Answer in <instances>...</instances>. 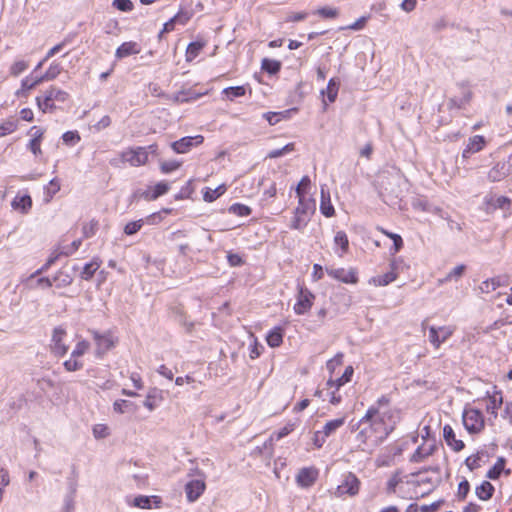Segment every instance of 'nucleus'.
<instances>
[{
	"mask_svg": "<svg viewBox=\"0 0 512 512\" xmlns=\"http://www.w3.org/2000/svg\"><path fill=\"white\" fill-rule=\"evenodd\" d=\"M69 97V94L55 86H51L48 90L44 92L42 96L36 97V102L39 107V109L46 113L53 111L56 106L55 102H65Z\"/></svg>",
	"mask_w": 512,
	"mask_h": 512,
	"instance_id": "f03ea898",
	"label": "nucleus"
},
{
	"mask_svg": "<svg viewBox=\"0 0 512 512\" xmlns=\"http://www.w3.org/2000/svg\"><path fill=\"white\" fill-rule=\"evenodd\" d=\"M443 437L447 445L456 452L461 451L465 446L462 440L456 438L455 432L450 425H445L443 427Z\"/></svg>",
	"mask_w": 512,
	"mask_h": 512,
	"instance_id": "a211bd4d",
	"label": "nucleus"
},
{
	"mask_svg": "<svg viewBox=\"0 0 512 512\" xmlns=\"http://www.w3.org/2000/svg\"><path fill=\"white\" fill-rule=\"evenodd\" d=\"M321 203L320 211L326 217H332L335 213L334 207L331 203L330 193L326 185H321Z\"/></svg>",
	"mask_w": 512,
	"mask_h": 512,
	"instance_id": "aec40b11",
	"label": "nucleus"
},
{
	"mask_svg": "<svg viewBox=\"0 0 512 512\" xmlns=\"http://www.w3.org/2000/svg\"><path fill=\"white\" fill-rule=\"evenodd\" d=\"M98 229V222L91 220L89 223L83 225L82 231L85 238H90L95 235Z\"/></svg>",
	"mask_w": 512,
	"mask_h": 512,
	"instance_id": "5fc2aeb1",
	"label": "nucleus"
},
{
	"mask_svg": "<svg viewBox=\"0 0 512 512\" xmlns=\"http://www.w3.org/2000/svg\"><path fill=\"white\" fill-rule=\"evenodd\" d=\"M144 221L142 219L137 221L129 222L124 227V233L126 235H133L137 233L143 226Z\"/></svg>",
	"mask_w": 512,
	"mask_h": 512,
	"instance_id": "09e8293b",
	"label": "nucleus"
},
{
	"mask_svg": "<svg viewBox=\"0 0 512 512\" xmlns=\"http://www.w3.org/2000/svg\"><path fill=\"white\" fill-rule=\"evenodd\" d=\"M11 205L13 209L20 210L22 213H27L32 206V199L29 195L16 196Z\"/></svg>",
	"mask_w": 512,
	"mask_h": 512,
	"instance_id": "b1692460",
	"label": "nucleus"
},
{
	"mask_svg": "<svg viewBox=\"0 0 512 512\" xmlns=\"http://www.w3.org/2000/svg\"><path fill=\"white\" fill-rule=\"evenodd\" d=\"M399 420L396 409L389 407V398L380 397L359 421L360 431L357 434L358 448L366 453H372L394 430Z\"/></svg>",
	"mask_w": 512,
	"mask_h": 512,
	"instance_id": "f257e3e1",
	"label": "nucleus"
},
{
	"mask_svg": "<svg viewBox=\"0 0 512 512\" xmlns=\"http://www.w3.org/2000/svg\"><path fill=\"white\" fill-rule=\"evenodd\" d=\"M316 14L323 18H336L339 15V11L336 8L322 7L315 11Z\"/></svg>",
	"mask_w": 512,
	"mask_h": 512,
	"instance_id": "6e6d98bb",
	"label": "nucleus"
},
{
	"mask_svg": "<svg viewBox=\"0 0 512 512\" xmlns=\"http://www.w3.org/2000/svg\"><path fill=\"white\" fill-rule=\"evenodd\" d=\"M17 125L14 121L7 120L0 124V137L6 136L15 131Z\"/></svg>",
	"mask_w": 512,
	"mask_h": 512,
	"instance_id": "4d7b16f0",
	"label": "nucleus"
},
{
	"mask_svg": "<svg viewBox=\"0 0 512 512\" xmlns=\"http://www.w3.org/2000/svg\"><path fill=\"white\" fill-rule=\"evenodd\" d=\"M29 66L28 61L25 60H16L10 67L9 72L10 75L17 77L21 73H23Z\"/></svg>",
	"mask_w": 512,
	"mask_h": 512,
	"instance_id": "58836bf2",
	"label": "nucleus"
},
{
	"mask_svg": "<svg viewBox=\"0 0 512 512\" xmlns=\"http://www.w3.org/2000/svg\"><path fill=\"white\" fill-rule=\"evenodd\" d=\"M63 70V67L60 63L53 61L47 71L43 74V77L46 81L54 80L59 76L61 71Z\"/></svg>",
	"mask_w": 512,
	"mask_h": 512,
	"instance_id": "f704fd0d",
	"label": "nucleus"
},
{
	"mask_svg": "<svg viewBox=\"0 0 512 512\" xmlns=\"http://www.w3.org/2000/svg\"><path fill=\"white\" fill-rule=\"evenodd\" d=\"M494 487L489 481H483L479 486L476 487L475 493L481 500H488L492 497Z\"/></svg>",
	"mask_w": 512,
	"mask_h": 512,
	"instance_id": "393cba45",
	"label": "nucleus"
},
{
	"mask_svg": "<svg viewBox=\"0 0 512 512\" xmlns=\"http://www.w3.org/2000/svg\"><path fill=\"white\" fill-rule=\"evenodd\" d=\"M413 206L416 209H421L422 211L433 212L437 214H441L442 209L438 207H432L426 200L417 199L413 202Z\"/></svg>",
	"mask_w": 512,
	"mask_h": 512,
	"instance_id": "4c0bfd02",
	"label": "nucleus"
},
{
	"mask_svg": "<svg viewBox=\"0 0 512 512\" xmlns=\"http://www.w3.org/2000/svg\"><path fill=\"white\" fill-rule=\"evenodd\" d=\"M168 190L169 184L167 182L161 181L154 186L153 193L150 196L147 195V198H149L150 200H155L158 197L167 193Z\"/></svg>",
	"mask_w": 512,
	"mask_h": 512,
	"instance_id": "ea45409f",
	"label": "nucleus"
},
{
	"mask_svg": "<svg viewBox=\"0 0 512 512\" xmlns=\"http://www.w3.org/2000/svg\"><path fill=\"white\" fill-rule=\"evenodd\" d=\"M314 298L315 296L311 291H309L307 288L300 287L297 296V302L293 308L294 312L297 315H304L307 313L313 305Z\"/></svg>",
	"mask_w": 512,
	"mask_h": 512,
	"instance_id": "0eeeda50",
	"label": "nucleus"
},
{
	"mask_svg": "<svg viewBox=\"0 0 512 512\" xmlns=\"http://www.w3.org/2000/svg\"><path fill=\"white\" fill-rule=\"evenodd\" d=\"M66 331L61 326L54 328L51 338V351L57 357H62L68 352V346L64 343Z\"/></svg>",
	"mask_w": 512,
	"mask_h": 512,
	"instance_id": "6e6552de",
	"label": "nucleus"
},
{
	"mask_svg": "<svg viewBox=\"0 0 512 512\" xmlns=\"http://www.w3.org/2000/svg\"><path fill=\"white\" fill-rule=\"evenodd\" d=\"M465 270L466 266L464 264L457 265L446 275L443 281L458 280L464 275Z\"/></svg>",
	"mask_w": 512,
	"mask_h": 512,
	"instance_id": "49530a36",
	"label": "nucleus"
},
{
	"mask_svg": "<svg viewBox=\"0 0 512 512\" xmlns=\"http://www.w3.org/2000/svg\"><path fill=\"white\" fill-rule=\"evenodd\" d=\"M427 329L428 340L435 349L440 348L441 344L449 339L455 331V327L451 325L430 326Z\"/></svg>",
	"mask_w": 512,
	"mask_h": 512,
	"instance_id": "39448f33",
	"label": "nucleus"
},
{
	"mask_svg": "<svg viewBox=\"0 0 512 512\" xmlns=\"http://www.w3.org/2000/svg\"><path fill=\"white\" fill-rule=\"evenodd\" d=\"M245 87L244 86H235V87H228L223 90V93L226 94V96L233 100L234 98L241 97L245 95Z\"/></svg>",
	"mask_w": 512,
	"mask_h": 512,
	"instance_id": "c03bdc74",
	"label": "nucleus"
},
{
	"mask_svg": "<svg viewBox=\"0 0 512 512\" xmlns=\"http://www.w3.org/2000/svg\"><path fill=\"white\" fill-rule=\"evenodd\" d=\"M73 282V276L71 273L64 269H60L53 276V283H55L57 288H63L71 285Z\"/></svg>",
	"mask_w": 512,
	"mask_h": 512,
	"instance_id": "4be33fe9",
	"label": "nucleus"
},
{
	"mask_svg": "<svg viewBox=\"0 0 512 512\" xmlns=\"http://www.w3.org/2000/svg\"><path fill=\"white\" fill-rule=\"evenodd\" d=\"M203 47L204 43L199 41L190 43L186 50V60L192 61L193 59H195L199 55Z\"/></svg>",
	"mask_w": 512,
	"mask_h": 512,
	"instance_id": "c9c22d12",
	"label": "nucleus"
},
{
	"mask_svg": "<svg viewBox=\"0 0 512 512\" xmlns=\"http://www.w3.org/2000/svg\"><path fill=\"white\" fill-rule=\"evenodd\" d=\"M310 185V178L308 176H304L296 187V194L299 199H304L305 189Z\"/></svg>",
	"mask_w": 512,
	"mask_h": 512,
	"instance_id": "bf43d9fd",
	"label": "nucleus"
},
{
	"mask_svg": "<svg viewBox=\"0 0 512 512\" xmlns=\"http://www.w3.org/2000/svg\"><path fill=\"white\" fill-rule=\"evenodd\" d=\"M295 149V145L294 143H288L286 144L284 147L280 148V149H274V150H271L268 154H267V158H270V159H274V158H278V157H281L289 152H292L294 151Z\"/></svg>",
	"mask_w": 512,
	"mask_h": 512,
	"instance_id": "a19ab883",
	"label": "nucleus"
},
{
	"mask_svg": "<svg viewBox=\"0 0 512 512\" xmlns=\"http://www.w3.org/2000/svg\"><path fill=\"white\" fill-rule=\"evenodd\" d=\"M463 424L469 433H479L484 428V416L478 409H465L463 412Z\"/></svg>",
	"mask_w": 512,
	"mask_h": 512,
	"instance_id": "20e7f679",
	"label": "nucleus"
},
{
	"mask_svg": "<svg viewBox=\"0 0 512 512\" xmlns=\"http://www.w3.org/2000/svg\"><path fill=\"white\" fill-rule=\"evenodd\" d=\"M225 192V186L220 185L215 189L207 188L205 191L203 198L206 202H213L218 197H220Z\"/></svg>",
	"mask_w": 512,
	"mask_h": 512,
	"instance_id": "e433bc0d",
	"label": "nucleus"
},
{
	"mask_svg": "<svg viewBox=\"0 0 512 512\" xmlns=\"http://www.w3.org/2000/svg\"><path fill=\"white\" fill-rule=\"evenodd\" d=\"M204 140L202 135L186 136L171 143V148L179 154L187 153L192 147L200 145Z\"/></svg>",
	"mask_w": 512,
	"mask_h": 512,
	"instance_id": "9d476101",
	"label": "nucleus"
},
{
	"mask_svg": "<svg viewBox=\"0 0 512 512\" xmlns=\"http://www.w3.org/2000/svg\"><path fill=\"white\" fill-rule=\"evenodd\" d=\"M44 81H46V80L44 79L43 75L37 76V77H32L31 75L27 76L24 79H22V81H21V90L22 91L32 90L37 85H39L40 83H42Z\"/></svg>",
	"mask_w": 512,
	"mask_h": 512,
	"instance_id": "c85d7f7f",
	"label": "nucleus"
},
{
	"mask_svg": "<svg viewBox=\"0 0 512 512\" xmlns=\"http://www.w3.org/2000/svg\"><path fill=\"white\" fill-rule=\"evenodd\" d=\"M326 272L332 278L337 279L343 283L355 284L358 281L356 273L352 269L345 270L344 268H337V269L326 268Z\"/></svg>",
	"mask_w": 512,
	"mask_h": 512,
	"instance_id": "4468645a",
	"label": "nucleus"
},
{
	"mask_svg": "<svg viewBox=\"0 0 512 512\" xmlns=\"http://www.w3.org/2000/svg\"><path fill=\"white\" fill-rule=\"evenodd\" d=\"M360 486V481L358 478L349 473L345 476L343 482L337 487L336 494L341 496L343 494H348L350 496H354L358 493Z\"/></svg>",
	"mask_w": 512,
	"mask_h": 512,
	"instance_id": "9b49d317",
	"label": "nucleus"
},
{
	"mask_svg": "<svg viewBox=\"0 0 512 512\" xmlns=\"http://www.w3.org/2000/svg\"><path fill=\"white\" fill-rule=\"evenodd\" d=\"M402 482L400 477V473L396 472L392 475V477L387 482V491L389 493H396L397 486Z\"/></svg>",
	"mask_w": 512,
	"mask_h": 512,
	"instance_id": "13d9d810",
	"label": "nucleus"
},
{
	"mask_svg": "<svg viewBox=\"0 0 512 512\" xmlns=\"http://www.w3.org/2000/svg\"><path fill=\"white\" fill-rule=\"evenodd\" d=\"M267 343L270 347H278L283 341V334L281 328H275L267 335Z\"/></svg>",
	"mask_w": 512,
	"mask_h": 512,
	"instance_id": "2f4dec72",
	"label": "nucleus"
},
{
	"mask_svg": "<svg viewBox=\"0 0 512 512\" xmlns=\"http://www.w3.org/2000/svg\"><path fill=\"white\" fill-rule=\"evenodd\" d=\"M435 449V446L431 445L429 447H423V446H420L416 449V451L412 454L411 458H410V461L411 462H415V463H419V462H422L424 461L427 457H429L430 455H432L433 451Z\"/></svg>",
	"mask_w": 512,
	"mask_h": 512,
	"instance_id": "bb28decb",
	"label": "nucleus"
},
{
	"mask_svg": "<svg viewBox=\"0 0 512 512\" xmlns=\"http://www.w3.org/2000/svg\"><path fill=\"white\" fill-rule=\"evenodd\" d=\"M459 87L462 90V97L457 99L455 97L450 98L448 101L449 108H463L466 104H468L472 98V92L468 89L467 85L464 83L459 84Z\"/></svg>",
	"mask_w": 512,
	"mask_h": 512,
	"instance_id": "6ab92c4d",
	"label": "nucleus"
},
{
	"mask_svg": "<svg viewBox=\"0 0 512 512\" xmlns=\"http://www.w3.org/2000/svg\"><path fill=\"white\" fill-rule=\"evenodd\" d=\"M318 477V471L314 467L300 469L296 476V482L300 487L308 488L314 484Z\"/></svg>",
	"mask_w": 512,
	"mask_h": 512,
	"instance_id": "ddd939ff",
	"label": "nucleus"
},
{
	"mask_svg": "<svg viewBox=\"0 0 512 512\" xmlns=\"http://www.w3.org/2000/svg\"><path fill=\"white\" fill-rule=\"evenodd\" d=\"M43 133H39V136H34L33 139L29 142V149L34 155H38L41 153L40 142Z\"/></svg>",
	"mask_w": 512,
	"mask_h": 512,
	"instance_id": "e2e57ef3",
	"label": "nucleus"
},
{
	"mask_svg": "<svg viewBox=\"0 0 512 512\" xmlns=\"http://www.w3.org/2000/svg\"><path fill=\"white\" fill-rule=\"evenodd\" d=\"M93 435L96 439L106 438L109 435L108 427L104 424H97L93 427Z\"/></svg>",
	"mask_w": 512,
	"mask_h": 512,
	"instance_id": "680f3d73",
	"label": "nucleus"
},
{
	"mask_svg": "<svg viewBox=\"0 0 512 512\" xmlns=\"http://www.w3.org/2000/svg\"><path fill=\"white\" fill-rule=\"evenodd\" d=\"M159 399H160L159 391L157 389H153L146 396V399L144 401V406L146 408H148L149 410H153L155 408L156 403H158Z\"/></svg>",
	"mask_w": 512,
	"mask_h": 512,
	"instance_id": "37998d69",
	"label": "nucleus"
},
{
	"mask_svg": "<svg viewBox=\"0 0 512 512\" xmlns=\"http://www.w3.org/2000/svg\"><path fill=\"white\" fill-rule=\"evenodd\" d=\"M469 490H470L469 482L466 479H464L458 485V491H457L458 498L461 500L465 499L467 494L469 493Z\"/></svg>",
	"mask_w": 512,
	"mask_h": 512,
	"instance_id": "0e129e2a",
	"label": "nucleus"
},
{
	"mask_svg": "<svg viewBox=\"0 0 512 512\" xmlns=\"http://www.w3.org/2000/svg\"><path fill=\"white\" fill-rule=\"evenodd\" d=\"M204 479H194L185 485L186 497L189 502L196 501L205 491Z\"/></svg>",
	"mask_w": 512,
	"mask_h": 512,
	"instance_id": "f8f14e48",
	"label": "nucleus"
},
{
	"mask_svg": "<svg viewBox=\"0 0 512 512\" xmlns=\"http://www.w3.org/2000/svg\"><path fill=\"white\" fill-rule=\"evenodd\" d=\"M80 245H81L80 239L74 240L70 245L61 248V253H63V255H65V256H69V255L73 254L76 250H78Z\"/></svg>",
	"mask_w": 512,
	"mask_h": 512,
	"instance_id": "338daca9",
	"label": "nucleus"
},
{
	"mask_svg": "<svg viewBox=\"0 0 512 512\" xmlns=\"http://www.w3.org/2000/svg\"><path fill=\"white\" fill-rule=\"evenodd\" d=\"M501 416L502 418L507 419L512 425V401L505 402V407Z\"/></svg>",
	"mask_w": 512,
	"mask_h": 512,
	"instance_id": "774afa93",
	"label": "nucleus"
},
{
	"mask_svg": "<svg viewBox=\"0 0 512 512\" xmlns=\"http://www.w3.org/2000/svg\"><path fill=\"white\" fill-rule=\"evenodd\" d=\"M154 500L157 504L160 503V499L157 496H144L140 495L134 498L133 505L138 508L142 509H150L151 508V502Z\"/></svg>",
	"mask_w": 512,
	"mask_h": 512,
	"instance_id": "cd10ccee",
	"label": "nucleus"
},
{
	"mask_svg": "<svg viewBox=\"0 0 512 512\" xmlns=\"http://www.w3.org/2000/svg\"><path fill=\"white\" fill-rule=\"evenodd\" d=\"M505 466V459L503 457H500L497 459L496 463L493 465L492 468H490L487 472V478L495 480L498 479L504 470Z\"/></svg>",
	"mask_w": 512,
	"mask_h": 512,
	"instance_id": "72a5a7b5",
	"label": "nucleus"
},
{
	"mask_svg": "<svg viewBox=\"0 0 512 512\" xmlns=\"http://www.w3.org/2000/svg\"><path fill=\"white\" fill-rule=\"evenodd\" d=\"M112 5L114 8L123 12L132 11L134 8V5L131 0H113Z\"/></svg>",
	"mask_w": 512,
	"mask_h": 512,
	"instance_id": "603ef678",
	"label": "nucleus"
},
{
	"mask_svg": "<svg viewBox=\"0 0 512 512\" xmlns=\"http://www.w3.org/2000/svg\"><path fill=\"white\" fill-rule=\"evenodd\" d=\"M353 373H354L353 367L347 366L341 377H339L336 380L329 379L327 382V385L330 387L336 386V389H339L341 386H343L344 384H346L347 382H349L351 380Z\"/></svg>",
	"mask_w": 512,
	"mask_h": 512,
	"instance_id": "a878e982",
	"label": "nucleus"
},
{
	"mask_svg": "<svg viewBox=\"0 0 512 512\" xmlns=\"http://www.w3.org/2000/svg\"><path fill=\"white\" fill-rule=\"evenodd\" d=\"M480 455L479 453L475 454V455H471L469 457L466 458L465 460V464L466 466L470 469V470H474V469H477L480 467Z\"/></svg>",
	"mask_w": 512,
	"mask_h": 512,
	"instance_id": "69168bd1",
	"label": "nucleus"
},
{
	"mask_svg": "<svg viewBox=\"0 0 512 512\" xmlns=\"http://www.w3.org/2000/svg\"><path fill=\"white\" fill-rule=\"evenodd\" d=\"M314 210V202L312 204L305 201V199H299L298 206L294 210V216L292 218L290 227L294 230H303L309 221V213Z\"/></svg>",
	"mask_w": 512,
	"mask_h": 512,
	"instance_id": "7ed1b4c3",
	"label": "nucleus"
},
{
	"mask_svg": "<svg viewBox=\"0 0 512 512\" xmlns=\"http://www.w3.org/2000/svg\"><path fill=\"white\" fill-rule=\"evenodd\" d=\"M486 145V140L481 135L470 137L466 148L462 152V158L467 159L471 154L480 152Z\"/></svg>",
	"mask_w": 512,
	"mask_h": 512,
	"instance_id": "dca6fc26",
	"label": "nucleus"
},
{
	"mask_svg": "<svg viewBox=\"0 0 512 512\" xmlns=\"http://www.w3.org/2000/svg\"><path fill=\"white\" fill-rule=\"evenodd\" d=\"M121 158L124 162H128L134 167L144 165L148 161L147 148L136 147L127 149L121 153Z\"/></svg>",
	"mask_w": 512,
	"mask_h": 512,
	"instance_id": "423d86ee",
	"label": "nucleus"
},
{
	"mask_svg": "<svg viewBox=\"0 0 512 512\" xmlns=\"http://www.w3.org/2000/svg\"><path fill=\"white\" fill-rule=\"evenodd\" d=\"M339 82H337L334 78H331L327 85V98L329 102H334L338 95Z\"/></svg>",
	"mask_w": 512,
	"mask_h": 512,
	"instance_id": "79ce46f5",
	"label": "nucleus"
},
{
	"mask_svg": "<svg viewBox=\"0 0 512 512\" xmlns=\"http://www.w3.org/2000/svg\"><path fill=\"white\" fill-rule=\"evenodd\" d=\"M180 166H181V162L176 161V160H168V161L161 162L160 169H161L162 173L167 174V173L177 170Z\"/></svg>",
	"mask_w": 512,
	"mask_h": 512,
	"instance_id": "8fccbe9b",
	"label": "nucleus"
},
{
	"mask_svg": "<svg viewBox=\"0 0 512 512\" xmlns=\"http://www.w3.org/2000/svg\"><path fill=\"white\" fill-rule=\"evenodd\" d=\"M512 173V154L507 161L496 163L488 173V179L492 182H498Z\"/></svg>",
	"mask_w": 512,
	"mask_h": 512,
	"instance_id": "1a4fd4ad",
	"label": "nucleus"
},
{
	"mask_svg": "<svg viewBox=\"0 0 512 512\" xmlns=\"http://www.w3.org/2000/svg\"><path fill=\"white\" fill-rule=\"evenodd\" d=\"M261 68L270 75H274L280 71L281 62L269 58H264L261 63Z\"/></svg>",
	"mask_w": 512,
	"mask_h": 512,
	"instance_id": "c756f323",
	"label": "nucleus"
},
{
	"mask_svg": "<svg viewBox=\"0 0 512 512\" xmlns=\"http://www.w3.org/2000/svg\"><path fill=\"white\" fill-rule=\"evenodd\" d=\"M368 19H369V16H362L359 19H357L354 23H352L346 27H343L342 29H349V30H354V31L362 30L365 27Z\"/></svg>",
	"mask_w": 512,
	"mask_h": 512,
	"instance_id": "052dcab7",
	"label": "nucleus"
},
{
	"mask_svg": "<svg viewBox=\"0 0 512 512\" xmlns=\"http://www.w3.org/2000/svg\"><path fill=\"white\" fill-rule=\"evenodd\" d=\"M345 423V418L342 417V418H337V419H333V420H330L328 421L324 427H323V430L322 432L324 433V435L326 437L330 436L332 433H334L338 428H340L341 426H343Z\"/></svg>",
	"mask_w": 512,
	"mask_h": 512,
	"instance_id": "473e14b6",
	"label": "nucleus"
},
{
	"mask_svg": "<svg viewBox=\"0 0 512 512\" xmlns=\"http://www.w3.org/2000/svg\"><path fill=\"white\" fill-rule=\"evenodd\" d=\"M90 348V344L86 340L79 341L71 353L72 358H78L84 355Z\"/></svg>",
	"mask_w": 512,
	"mask_h": 512,
	"instance_id": "a18cd8bd",
	"label": "nucleus"
},
{
	"mask_svg": "<svg viewBox=\"0 0 512 512\" xmlns=\"http://www.w3.org/2000/svg\"><path fill=\"white\" fill-rule=\"evenodd\" d=\"M334 242L336 245H339L343 252L348 250L349 241L346 233L344 231H338L334 237Z\"/></svg>",
	"mask_w": 512,
	"mask_h": 512,
	"instance_id": "de8ad7c7",
	"label": "nucleus"
},
{
	"mask_svg": "<svg viewBox=\"0 0 512 512\" xmlns=\"http://www.w3.org/2000/svg\"><path fill=\"white\" fill-rule=\"evenodd\" d=\"M140 52V49L138 47V44L136 42H124L122 45H120L115 53V56L118 59H122L125 57H128L133 54H138Z\"/></svg>",
	"mask_w": 512,
	"mask_h": 512,
	"instance_id": "412c9836",
	"label": "nucleus"
},
{
	"mask_svg": "<svg viewBox=\"0 0 512 512\" xmlns=\"http://www.w3.org/2000/svg\"><path fill=\"white\" fill-rule=\"evenodd\" d=\"M229 211L238 215V216H248L251 213V209L243 204L235 203L230 208Z\"/></svg>",
	"mask_w": 512,
	"mask_h": 512,
	"instance_id": "864d4df0",
	"label": "nucleus"
},
{
	"mask_svg": "<svg viewBox=\"0 0 512 512\" xmlns=\"http://www.w3.org/2000/svg\"><path fill=\"white\" fill-rule=\"evenodd\" d=\"M503 285H505V282L502 281V277L497 276L483 281L479 286V290L482 293L488 294Z\"/></svg>",
	"mask_w": 512,
	"mask_h": 512,
	"instance_id": "5701e85b",
	"label": "nucleus"
},
{
	"mask_svg": "<svg viewBox=\"0 0 512 512\" xmlns=\"http://www.w3.org/2000/svg\"><path fill=\"white\" fill-rule=\"evenodd\" d=\"M92 335L97 345V356H102L106 351L113 347L114 342L110 334H100L97 331H92Z\"/></svg>",
	"mask_w": 512,
	"mask_h": 512,
	"instance_id": "2eb2a0df",
	"label": "nucleus"
},
{
	"mask_svg": "<svg viewBox=\"0 0 512 512\" xmlns=\"http://www.w3.org/2000/svg\"><path fill=\"white\" fill-rule=\"evenodd\" d=\"M101 262L97 259H93L90 263L85 264L81 272V278L89 280L93 277L97 269L100 267Z\"/></svg>",
	"mask_w": 512,
	"mask_h": 512,
	"instance_id": "7c9ffc66",
	"label": "nucleus"
},
{
	"mask_svg": "<svg viewBox=\"0 0 512 512\" xmlns=\"http://www.w3.org/2000/svg\"><path fill=\"white\" fill-rule=\"evenodd\" d=\"M504 403L503 396L501 391H494L492 394H488L486 400V410L489 414H491L494 418H497L498 412L497 410Z\"/></svg>",
	"mask_w": 512,
	"mask_h": 512,
	"instance_id": "f3484780",
	"label": "nucleus"
},
{
	"mask_svg": "<svg viewBox=\"0 0 512 512\" xmlns=\"http://www.w3.org/2000/svg\"><path fill=\"white\" fill-rule=\"evenodd\" d=\"M63 366L68 372H74L82 369L83 363L77 360V358L70 357V359L63 363Z\"/></svg>",
	"mask_w": 512,
	"mask_h": 512,
	"instance_id": "3c124183",
	"label": "nucleus"
}]
</instances>
